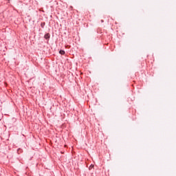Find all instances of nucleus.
Masks as SVG:
<instances>
[{"mask_svg": "<svg viewBox=\"0 0 176 176\" xmlns=\"http://www.w3.org/2000/svg\"><path fill=\"white\" fill-rule=\"evenodd\" d=\"M59 53H60V54L64 55V54H65V51H64V50H60V51L59 52Z\"/></svg>", "mask_w": 176, "mask_h": 176, "instance_id": "2", "label": "nucleus"}, {"mask_svg": "<svg viewBox=\"0 0 176 176\" xmlns=\"http://www.w3.org/2000/svg\"><path fill=\"white\" fill-rule=\"evenodd\" d=\"M45 39H49V38H50V34H46L44 36Z\"/></svg>", "mask_w": 176, "mask_h": 176, "instance_id": "1", "label": "nucleus"}, {"mask_svg": "<svg viewBox=\"0 0 176 176\" xmlns=\"http://www.w3.org/2000/svg\"><path fill=\"white\" fill-rule=\"evenodd\" d=\"M94 167V165H91L90 166H89V170H91V168H93Z\"/></svg>", "mask_w": 176, "mask_h": 176, "instance_id": "3", "label": "nucleus"}]
</instances>
